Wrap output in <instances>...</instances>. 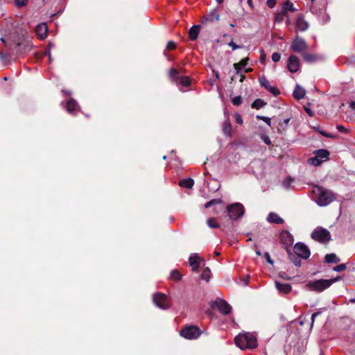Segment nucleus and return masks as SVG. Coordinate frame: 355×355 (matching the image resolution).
<instances>
[{
  "label": "nucleus",
  "instance_id": "e433bc0d",
  "mask_svg": "<svg viewBox=\"0 0 355 355\" xmlns=\"http://www.w3.org/2000/svg\"><path fill=\"white\" fill-rule=\"evenodd\" d=\"M180 83L182 86L187 87L190 85V80L188 76L181 77Z\"/></svg>",
  "mask_w": 355,
  "mask_h": 355
},
{
  "label": "nucleus",
  "instance_id": "864d4df0",
  "mask_svg": "<svg viewBox=\"0 0 355 355\" xmlns=\"http://www.w3.org/2000/svg\"><path fill=\"white\" fill-rule=\"evenodd\" d=\"M318 315H319L318 312H315L312 314V315H311V326H313L315 319L316 316Z\"/></svg>",
  "mask_w": 355,
  "mask_h": 355
},
{
  "label": "nucleus",
  "instance_id": "6e6552de",
  "mask_svg": "<svg viewBox=\"0 0 355 355\" xmlns=\"http://www.w3.org/2000/svg\"><path fill=\"white\" fill-rule=\"evenodd\" d=\"M311 238L320 243H326L331 239V236L326 229L318 227L311 233Z\"/></svg>",
  "mask_w": 355,
  "mask_h": 355
},
{
  "label": "nucleus",
  "instance_id": "aec40b11",
  "mask_svg": "<svg viewBox=\"0 0 355 355\" xmlns=\"http://www.w3.org/2000/svg\"><path fill=\"white\" fill-rule=\"evenodd\" d=\"M276 288L280 293L287 294L291 291V286L289 284L280 283L277 281L275 282Z\"/></svg>",
  "mask_w": 355,
  "mask_h": 355
},
{
  "label": "nucleus",
  "instance_id": "72a5a7b5",
  "mask_svg": "<svg viewBox=\"0 0 355 355\" xmlns=\"http://www.w3.org/2000/svg\"><path fill=\"white\" fill-rule=\"evenodd\" d=\"M170 277L171 279L175 281L180 280L181 279V275L180 272L176 270H173L171 272Z\"/></svg>",
  "mask_w": 355,
  "mask_h": 355
},
{
  "label": "nucleus",
  "instance_id": "a211bd4d",
  "mask_svg": "<svg viewBox=\"0 0 355 355\" xmlns=\"http://www.w3.org/2000/svg\"><path fill=\"white\" fill-rule=\"evenodd\" d=\"M280 239L284 244L288 246L291 245L294 241L293 236L287 231L281 233Z\"/></svg>",
  "mask_w": 355,
  "mask_h": 355
},
{
  "label": "nucleus",
  "instance_id": "58836bf2",
  "mask_svg": "<svg viewBox=\"0 0 355 355\" xmlns=\"http://www.w3.org/2000/svg\"><path fill=\"white\" fill-rule=\"evenodd\" d=\"M15 1V5L17 6V7H24L25 6L28 0H14Z\"/></svg>",
  "mask_w": 355,
  "mask_h": 355
},
{
  "label": "nucleus",
  "instance_id": "69168bd1",
  "mask_svg": "<svg viewBox=\"0 0 355 355\" xmlns=\"http://www.w3.org/2000/svg\"><path fill=\"white\" fill-rule=\"evenodd\" d=\"M248 3L252 6V0H248Z\"/></svg>",
  "mask_w": 355,
  "mask_h": 355
},
{
  "label": "nucleus",
  "instance_id": "680f3d73",
  "mask_svg": "<svg viewBox=\"0 0 355 355\" xmlns=\"http://www.w3.org/2000/svg\"><path fill=\"white\" fill-rule=\"evenodd\" d=\"M256 254H257V255H258V256H260V255L261 254V252H260L259 250L256 251Z\"/></svg>",
  "mask_w": 355,
  "mask_h": 355
},
{
  "label": "nucleus",
  "instance_id": "412c9836",
  "mask_svg": "<svg viewBox=\"0 0 355 355\" xmlns=\"http://www.w3.org/2000/svg\"><path fill=\"white\" fill-rule=\"evenodd\" d=\"M200 28V25H194L191 27L189 31V35L191 40L194 41L198 38Z\"/></svg>",
  "mask_w": 355,
  "mask_h": 355
},
{
  "label": "nucleus",
  "instance_id": "338daca9",
  "mask_svg": "<svg viewBox=\"0 0 355 355\" xmlns=\"http://www.w3.org/2000/svg\"><path fill=\"white\" fill-rule=\"evenodd\" d=\"M289 122V119H285L284 123H288Z\"/></svg>",
  "mask_w": 355,
  "mask_h": 355
},
{
  "label": "nucleus",
  "instance_id": "bb28decb",
  "mask_svg": "<svg viewBox=\"0 0 355 355\" xmlns=\"http://www.w3.org/2000/svg\"><path fill=\"white\" fill-rule=\"evenodd\" d=\"M223 132L226 136H232V129L229 119L225 121L224 124L223 125Z\"/></svg>",
  "mask_w": 355,
  "mask_h": 355
},
{
  "label": "nucleus",
  "instance_id": "b1692460",
  "mask_svg": "<svg viewBox=\"0 0 355 355\" xmlns=\"http://www.w3.org/2000/svg\"><path fill=\"white\" fill-rule=\"evenodd\" d=\"M306 92L305 89L300 86L299 85H297L295 87V89L293 91V96L297 99L300 100L302 99L305 96Z\"/></svg>",
  "mask_w": 355,
  "mask_h": 355
},
{
  "label": "nucleus",
  "instance_id": "9d476101",
  "mask_svg": "<svg viewBox=\"0 0 355 355\" xmlns=\"http://www.w3.org/2000/svg\"><path fill=\"white\" fill-rule=\"evenodd\" d=\"M293 250L298 257L306 259L310 257L311 252L309 249L302 243H296Z\"/></svg>",
  "mask_w": 355,
  "mask_h": 355
},
{
  "label": "nucleus",
  "instance_id": "6e6d98bb",
  "mask_svg": "<svg viewBox=\"0 0 355 355\" xmlns=\"http://www.w3.org/2000/svg\"><path fill=\"white\" fill-rule=\"evenodd\" d=\"M305 111L309 114V116H313V112L310 109L305 108Z\"/></svg>",
  "mask_w": 355,
  "mask_h": 355
},
{
  "label": "nucleus",
  "instance_id": "7c9ffc66",
  "mask_svg": "<svg viewBox=\"0 0 355 355\" xmlns=\"http://www.w3.org/2000/svg\"><path fill=\"white\" fill-rule=\"evenodd\" d=\"M211 277V271L209 268H205L203 270L201 274V279L205 280L206 282H209Z\"/></svg>",
  "mask_w": 355,
  "mask_h": 355
},
{
  "label": "nucleus",
  "instance_id": "dca6fc26",
  "mask_svg": "<svg viewBox=\"0 0 355 355\" xmlns=\"http://www.w3.org/2000/svg\"><path fill=\"white\" fill-rule=\"evenodd\" d=\"M189 262L193 271L198 270L200 266V257L196 253H193L190 255Z\"/></svg>",
  "mask_w": 355,
  "mask_h": 355
},
{
  "label": "nucleus",
  "instance_id": "8fccbe9b",
  "mask_svg": "<svg viewBox=\"0 0 355 355\" xmlns=\"http://www.w3.org/2000/svg\"><path fill=\"white\" fill-rule=\"evenodd\" d=\"M234 116H235L236 123H238L239 124H242L243 123V119H242L241 116L239 114L236 113L234 114Z\"/></svg>",
  "mask_w": 355,
  "mask_h": 355
},
{
  "label": "nucleus",
  "instance_id": "e2e57ef3",
  "mask_svg": "<svg viewBox=\"0 0 355 355\" xmlns=\"http://www.w3.org/2000/svg\"><path fill=\"white\" fill-rule=\"evenodd\" d=\"M244 78H245V76L244 75H241V82L243 81Z\"/></svg>",
  "mask_w": 355,
  "mask_h": 355
},
{
  "label": "nucleus",
  "instance_id": "052dcab7",
  "mask_svg": "<svg viewBox=\"0 0 355 355\" xmlns=\"http://www.w3.org/2000/svg\"><path fill=\"white\" fill-rule=\"evenodd\" d=\"M349 302L352 303H355V297L350 299Z\"/></svg>",
  "mask_w": 355,
  "mask_h": 355
},
{
  "label": "nucleus",
  "instance_id": "f3484780",
  "mask_svg": "<svg viewBox=\"0 0 355 355\" xmlns=\"http://www.w3.org/2000/svg\"><path fill=\"white\" fill-rule=\"evenodd\" d=\"M66 108L69 114H75L76 112L79 110V106L73 98H71L67 102Z\"/></svg>",
  "mask_w": 355,
  "mask_h": 355
},
{
  "label": "nucleus",
  "instance_id": "6ab92c4d",
  "mask_svg": "<svg viewBox=\"0 0 355 355\" xmlns=\"http://www.w3.org/2000/svg\"><path fill=\"white\" fill-rule=\"evenodd\" d=\"M266 220L269 223L275 224H282L284 223V219L275 212H270L267 216Z\"/></svg>",
  "mask_w": 355,
  "mask_h": 355
},
{
  "label": "nucleus",
  "instance_id": "2f4dec72",
  "mask_svg": "<svg viewBox=\"0 0 355 355\" xmlns=\"http://www.w3.org/2000/svg\"><path fill=\"white\" fill-rule=\"evenodd\" d=\"M303 59L307 62H313L315 60V56L310 53H304L302 55Z\"/></svg>",
  "mask_w": 355,
  "mask_h": 355
},
{
  "label": "nucleus",
  "instance_id": "f03ea898",
  "mask_svg": "<svg viewBox=\"0 0 355 355\" xmlns=\"http://www.w3.org/2000/svg\"><path fill=\"white\" fill-rule=\"evenodd\" d=\"M312 194L315 203L320 207L327 206L335 198L331 191L318 185L312 186Z\"/></svg>",
  "mask_w": 355,
  "mask_h": 355
},
{
  "label": "nucleus",
  "instance_id": "393cba45",
  "mask_svg": "<svg viewBox=\"0 0 355 355\" xmlns=\"http://www.w3.org/2000/svg\"><path fill=\"white\" fill-rule=\"evenodd\" d=\"M249 58L248 57L242 59L239 62L234 64L236 74H239L242 68L248 64Z\"/></svg>",
  "mask_w": 355,
  "mask_h": 355
},
{
  "label": "nucleus",
  "instance_id": "c756f323",
  "mask_svg": "<svg viewBox=\"0 0 355 355\" xmlns=\"http://www.w3.org/2000/svg\"><path fill=\"white\" fill-rule=\"evenodd\" d=\"M266 105V103L261 100V98H257L254 101V102L252 104V107L256 108V109H260Z\"/></svg>",
  "mask_w": 355,
  "mask_h": 355
},
{
  "label": "nucleus",
  "instance_id": "bf43d9fd",
  "mask_svg": "<svg viewBox=\"0 0 355 355\" xmlns=\"http://www.w3.org/2000/svg\"><path fill=\"white\" fill-rule=\"evenodd\" d=\"M252 68H248V69H245V72H250V71H252Z\"/></svg>",
  "mask_w": 355,
  "mask_h": 355
},
{
  "label": "nucleus",
  "instance_id": "0eeeda50",
  "mask_svg": "<svg viewBox=\"0 0 355 355\" xmlns=\"http://www.w3.org/2000/svg\"><path fill=\"white\" fill-rule=\"evenodd\" d=\"M200 334L199 328L195 325L185 327L180 331L181 336L189 340L198 338Z\"/></svg>",
  "mask_w": 355,
  "mask_h": 355
},
{
  "label": "nucleus",
  "instance_id": "ea45409f",
  "mask_svg": "<svg viewBox=\"0 0 355 355\" xmlns=\"http://www.w3.org/2000/svg\"><path fill=\"white\" fill-rule=\"evenodd\" d=\"M232 102L235 105H239L242 103L241 97L240 96H235L232 98Z\"/></svg>",
  "mask_w": 355,
  "mask_h": 355
},
{
  "label": "nucleus",
  "instance_id": "39448f33",
  "mask_svg": "<svg viewBox=\"0 0 355 355\" xmlns=\"http://www.w3.org/2000/svg\"><path fill=\"white\" fill-rule=\"evenodd\" d=\"M229 217L231 220H237L244 214L245 209L239 202L233 203L227 207Z\"/></svg>",
  "mask_w": 355,
  "mask_h": 355
},
{
  "label": "nucleus",
  "instance_id": "de8ad7c7",
  "mask_svg": "<svg viewBox=\"0 0 355 355\" xmlns=\"http://www.w3.org/2000/svg\"><path fill=\"white\" fill-rule=\"evenodd\" d=\"M266 4L269 8H274L276 5V0H267Z\"/></svg>",
  "mask_w": 355,
  "mask_h": 355
},
{
  "label": "nucleus",
  "instance_id": "0e129e2a",
  "mask_svg": "<svg viewBox=\"0 0 355 355\" xmlns=\"http://www.w3.org/2000/svg\"><path fill=\"white\" fill-rule=\"evenodd\" d=\"M218 3H222L223 0H216Z\"/></svg>",
  "mask_w": 355,
  "mask_h": 355
},
{
  "label": "nucleus",
  "instance_id": "c9c22d12",
  "mask_svg": "<svg viewBox=\"0 0 355 355\" xmlns=\"http://www.w3.org/2000/svg\"><path fill=\"white\" fill-rule=\"evenodd\" d=\"M207 223L208 226L211 228H217L219 227V225L216 223L214 218H209L207 220Z\"/></svg>",
  "mask_w": 355,
  "mask_h": 355
},
{
  "label": "nucleus",
  "instance_id": "cd10ccee",
  "mask_svg": "<svg viewBox=\"0 0 355 355\" xmlns=\"http://www.w3.org/2000/svg\"><path fill=\"white\" fill-rule=\"evenodd\" d=\"M178 184L181 187L191 189L194 184L193 179H181L179 181Z\"/></svg>",
  "mask_w": 355,
  "mask_h": 355
},
{
  "label": "nucleus",
  "instance_id": "603ef678",
  "mask_svg": "<svg viewBox=\"0 0 355 355\" xmlns=\"http://www.w3.org/2000/svg\"><path fill=\"white\" fill-rule=\"evenodd\" d=\"M319 132H320V133L322 135H323V136H324V137H327V138H332V137H333L332 135H331V134H329V133H327V132H325L324 131L320 130Z\"/></svg>",
  "mask_w": 355,
  "mask_h": 355
},
{
  "label": "nucleus",
  "instance_id": "9b49d317",
  "mask_svg": "<svg viewBox=\"0 0 355 355\" xmlns=\"http://www.w3.org/2000/svg\"><path fill=\"white\" fill-rule=\"evenodd\" d=\"M214 306L220 313L225 315L229 314L232 311L231 306L226 301L220 298L216 300L214 302Z\"/></svg>",
  "mask_w": 355,
  "mask_h": 355
},
{
  "label": "nucleus",
  "instance_id": "13d9d810",
  "mask_svg": "<svg viewBox=\"0 0 355 355\" xmlns=\"http://www.w3.org/2000/svg\"><path fill=\"white\" fill-rule=\"evenodd\" d=\"M349 107L352 109V110H355V102L353 101V102H351L350 104H349Z\"/></svg>",
  "mask_w": 355,
  "mask_h": 355
},
{
  "label": "nucleus",
  "instance_id": "a18cd8bd",
  "mask_svg": "<svg viewBox=\"0 0 355 355\" xmlns=\"http://www.w3.org/2000/svg\"><path fill=\"white\" fill-rule=\"evenodd\" d=\"M178 74V72L176 69H171L170 71H169V76L170 77H171L172 78H175Z\"/></svg>",
  "mask_w": 355,
  "mask_h": 355
},
{
  "label": "nucleus",
  "instance_id": "a878e982",
  "mask_svg": "<svg viewBox=\"0 0 355 355\" xmlns=\"http://www.w3.org/2000/svg\"><path fill=\"white\" fill-rule=\"evenodd\" d=\"M297 28L301 31H304L309 28V24L303 17H299L296 22Z\"/></svg>",
  "mask_w": 355,
  "mask_h": 355
},
{
  "label": "nucleus",
  "instance_id": "c85d7f7f",
  "mask_svg": "<svg viewBox=\"0 0 355 355\" xmlns=\"http://www.w3.org/2000/svg\"><path fill=\"white\" fill-rule=\"evenodd\" d=\"M325 261L327 263H338L340 259L335 254H329L325 256Z\"/></svg>",
  "mask_w": 355,
  "mask_h": 355
},
{
  "label": "nucleus",
  "instance_id": "79ce46f5",
  "mask_svg": "<svg viewBox=\"0 0 355 355\" xmlns=\"http://www.w3.org/2000/svg\"><path fill=\"white\" fill-rule=\"evenodd\" d=\"M281 55L277 52H275L272 55V60L274 62H277L280 60Z\"/></svg>",
  "mask_w": 355,
  "mask_h": 355
},
{
  "label": "nucleus",
  "instance_id": "1a4fd4ad",
  "mask_svg": "<svg viewBox=\"0 0 355 355\" xmlns=\"http://www.w3.org/2000/svg\"><path fill=\"white\" fill-rule=\"evenodd\" d=\"M153 302L156 306L164 310L168 309L171 306L167 296L160 293L154 294Z\"/></svg>",
  "mask_w": 355,
  "mask_h": 355
},
{
  "label": "nucleus",
  "instance_id": "2eb2a0df",
  "mask_svg": "<svg viewBox=\"0 0 355 355\" xmlns=\"http://www.w3.org/2000/svg\"><path fill=\"white\" fill-rule=\"evenodd\" d=\"M36 34L39 39L44 40L47 36L48 27L46 24L41 23L38 24L35 29Z\"/></svg>",
  "mask_w": 355,
  "mask_h": 355
},
{
  "label": "nucleus",
  "instance_id": "4be33fe9",
  "mask_svg": "<svg viewBox=\"0 0 355 355\" xmlns=\"http://www.w3.org/2000/svg\"><path fill=\"white\" fill-rule=\"evenodd\" d=\"M17 53H23L29 51L33 48V44L31 41H26L24 43L17 44Z\"/></svg>",
  "mask_w": 355,
  "mask_h": 355
},
{
  "label": "nucleus",
  "instance_id": "a19ab883",
  "mask_svg": "<svg viewBox=\"0 0 355 355\" xmlns=\"http://www.w3.org/2000/svg\"><path fill=\"white\" fill-rule=\"evenodd\" d=\"M346 269V266L344 263L339 264L334 268V270L336 272H341Z\"/></svg>",
  "mask_w": 355,
  "mask_h": 355
},
{
  "label": "nucleus",
  "instance_id": "4468645a",
  "mask_svg": "<svg viewBox=\"0 0 355 355\" xmlns=\"http://www.w3.org/2000/svg\"><path fill=\"white\" fill-rule=\"evenodd\" d=\"M287 68L291 73H295L300 68V61L295 55H291L288 60Z\"/></svg>",
  "mask_w": 355,
  "mask_h": 355
},
{
  "label": "nucleus",
  "instance_id": "09e8293b",
  "mask_svg": "<svg viewBox=\"0 0 355 355\" xmlns=\"http://www.w3.org/2000/svg\"><path fill=\"white\" fill-rule=\"evenodd\" d=\"M229 46L232 47V50H236L241 48V46L236 44L233 41L228 44Z\"/></svg>",
  "mask_w": 355,
  "mask_h": 355
},
{
  "label": "nucleus",
  "instance_id": "473e14b6",
  "mask_svg": "<svg viewBox=\"0 0 355 355\" xmlns=\"http://www.w3.org/2000/svg\"><path fill=\"white\" fill-rule=\"evenodd\" d=\"M222 202V200L220 199H213V200H209V202H207L205 205V208H208V207H210L214 205H218V204H220Z\"/></svg>",
  "mask_w": 355,
  "mask_h": 355
},
{
  "label": "nucleus",
  "instance_id": "7ed1b4c3",
  "mask_svg": "<svg viewBox=\"0 0 355 355\" xmlns=\"http://www.w3.org/2000/svg\"><path fill=\"white\" fill-rule=\"evenodd\" d=\"M236 346L241 349H253L257 347L255 336L250 333L240 334L234 338Z\"/></svg>",
  "mask_w": 355,
  "mask_h": 355
},
{
  "label": "nucleus",
  "instance_id": "774afa93",
  "mask_svg": "<svg viewBox=\"0 0 355 355\" xmlns=\"http://www.w3.org/2000/svg\"><path fill=\"white\" fill-rule=\"evenodd\" d=\"M287 24H288L290 23V20L289 19H287V21H286Z\"/></svg>",
  "mask_w": 355,
  "mask_h": 355
},
{
  "label": "nucleus",
  "instance_id": "5701e85b",
  "mask_svg": "<svg viewBox=\"0 0 355 355\" xmlns=\"http://www.w3.org/2000/svg\"><path fill=\"white\" fill-rule=\"evenodd\" d=\"M295 10L293 3L290 1H286L282 6L281 12L284 16H287L288 11H294Z\"/></svg>",
  "mask_w": 355,
  "mask_h": 355
},
{
  "label": "nucleus",
  "instance_id": "4d7b16f0",
  "mask_svg": "<svg viewBox=\"0 0 355 355\" xmlns=\"http://www.w3.org/2000/svg\"><path fill=\"white\" fill-rule=\"evenodd\" d=\"M338 130L340 131V132H345V128L344 126L343 125H338L337 127Z\"/></svg>",
  "mask_w": 355,
  "mask_h": 355
},
{
  "label": "nucleus",
  "instance_id": "ddd939ff",
  "mask_svg": "<svg viewBox=\"0 0 355 355\" xmlns=\"http://www.w3.org/2000/svg\"><path fill=\"white\" fill-rule=\"evenodd\" d=\"M307 48L306 43L303 38L297 37L293 42L291 49L295 52H302Z\"/></svg>",
  "mask_w": 355,
  "mask_h": 355
},
{
  "label": "nucleus",
  "instance_id": "423d86ee",
  "mask_svg": "<svg viewBox=\"0 0 355 355\" xmlns=\"http://www.w3.org/2000/svg\"><path fill=\"white\" fill-rule=\"evenodd\" d=\"M329 153L324 149L318 150L315 153V155L308 159V163L313 166H318L321 163L328 159Z\"/></svg>",
  "mask_w": 355,
  "mask_h": 355
},
{
  "label": "nucleus",
  "instance_id": "4c0bfd02",
  "mask_svg": "<svg viewBox=\"0 0 355 355\" xmlns=\"http://www.w3.org/2000/svg\"><path fill=\"white\" fill-rule=\"evenodd\" d=\"M257 118L259 119H261L262 121H263L265 123H266L269 126L271 125V119L269 117H267V116H260V115H257Z\"/></svg>",
  "mask_w": 355,
  "mask_h": 355
},
{
  "label": "nucleus",
  "instance_id": "c03bdc74",
  "mask_svg": "<svg viewBox=\"0 0 355 355\" xmlns=\"http://www.w3.org/2000/svg\"><path fill=\"white\" fill-rule=\"evenodd\" d=\"M262 141L267 145H270L271 144L270 139L267 135H261V137Z\"/></svg>",
  "mask_w": 355,
  "mask_h": 355
},
{
  "label": "nucleus",
  "instance_id": "37998d69",
  "mask_svg": "<svg viewBox=\"0 0 355 355\" xmlns=\"http://www.w3.org/2000/svg\"><path fill=\"white\" fill-rule=\"evenodd\" d=\"M284 15H282L281 12L279 13H277L275 17V21L279 23L282 22L284 20Z\"/></svg>",
  "mask_w": 355,
  "mask_h": 355
},
{
  "label": "nucleus",
  "instance_id": "49530a36",
  "mask_svg": "<svg viewBox=\"0 0 355 355\" xmlns=\"http://www.w3.org/2000/svg\"><path fill=\"white\" fill-rule=\"evenodd\" d=\"M175 47H176V44L173 42L169 41L167 43V45H166V49H167L173 50V49H175Z\"/></svg>",
  "mask_w": 355,
  "mask_h": 355
},
{
  "label": "nucleus",
  "instance_id": "f704fd0d",
  "mask_svg": "<svg viewBox=\"0 0 355 355\" xmlns=\"http://www.w3.org/2000/svg\"><path fill=\"white\" fill-rule=\"evenodd\" d=\"M288 253L290 256L291 260L294 263V265L296 266H300L301 265V261L300 260V259L298 257H295L293 255H292L289 250H288Z\"/></svg>",
  "mask_w": 355,
  "mask_h": 355
},
{
  "label": "nucleus",
  "instance_id": "20e7f679",
  "mask_svg": "<svg viewBox=\"0 0 355 355\" xmlns=\"http://www.w3.org/2000/svg\"><path fill=\"white\" fill-rule=\"evenodd\" d=\"M340 279V277L331 279H318L308 282L305 287L307 290L315 292H322L330 287L333 283Z\"/></svg>",
  "mask_w": 355,
  "mask_h": 355
},
{
  "label": "nucleus",
  "instance_id": "3c124183",
  "mask_svg": "<svg viewBox=\"0 0 355 355\" xmlns=\"http://www.w3.org/2000/svg\"><path fill=\"white\" fill-rule=\"evenodd\" d=\"M264 257L268 263L273 264V261L270 259V254L268 252H265Z\"/></svg>",
  "mask_w": 355,
  "mask_h": 355
},
{
  "label": "nucleus",
  "instance_id": "f8f14e48",
  "mask_svg": "<svg viewBox=\"0 0 355 355\" xmlns=\"http://www.w3.org/2000/svg\"><path fill=\"white\" fill-rule=\"evenodd\" d=\"M259 83L261 87L266 88L268 92L272 94L274 96L279 94V89L275 87L271 86L266 76H260L259 78Z\"/></svg>",
  "mask_w": 355,
  "mask_h": 355
},
{
  "label": "nucleus",
  "instance_id": "f257e3e1",
  "mask_svg": "<svg viewBox=\"0 0 355 355\" xmlns=\"http://www.w3.org/2000/svg\"><path fill=\"white\" fill-rule=\"evenodd\" d=\"M300 179H263L261 183L263 191L268 189V186L271 185L274 189L275 187H278L283 190L298 189L300 187L299 180Z\"/></svg>",
  "mask_w": 355,
  "mask_h": 355
},
{
  "label": "nucleus",
  "instance_id": "5fc2aeb1",
  "mask_svg": "<svg viewBox=\"0 0 355 355\" xmlns=\"http://www.w3.org/2000/svg\"><path fill=\"white\" fill-rule=\"evenodd\" d=\"M214 19L218 21L219 19V15L216 13H214L210 19V21H213Z\"/></svg>",
  "mask_w": 355,
  "mask_h": 355
}]
</instances>
